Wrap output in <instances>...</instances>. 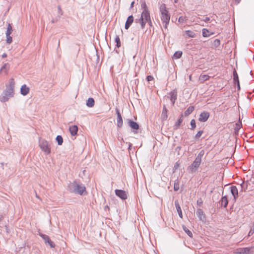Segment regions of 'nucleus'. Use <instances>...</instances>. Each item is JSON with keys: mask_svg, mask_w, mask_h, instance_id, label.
Returning <instances> with one entry per match:
<instances>
[{"mask_svg": "<svg viewBox=\"0 0 254 254\" xmlns=\"http://www.w3.org/2000/svg\"><path fill=\"white\" fill-rule=\"evenodd\" d=\"M6 57H7V55H6V54H5V53L3 54L2 55V57L3 58H6Z\"/></svg>", "mask_w": 254, "mask_h": 254, "instance_id": "nucleus-42", "label": "nucleus"}, {"mask_svg": "<svg viewBox=\"0 0 254 254\" xmlns=\"http://www.w3.org/2000/svg\"><path fill=\"white\" fill-rule=\"evenodd\" d=\"M115 41L116 43V46L119 48L121 47L120 39L119 36H117L115 38Z\"/></svg>", "mask_w": 254, "mask_h": 254, "instance_id": "nucleus-27", "label": "nucleus"}, {"mask_svg": "<svg viewBox=\"0 0 254 254\" xmlns=\"http://www.w3.org/2000/svg\"><path fill=\"white\" fill-rule=\"evenodd\" d=\"M202 36L204 37H208L211 35L213 34V33H210L209 31L206 28H203L202 30Z\"/></svg>", "mask_w": 254, "mask_h": 254, "instance_id": "nucleus-16", "label": "nucleus"}, {"mask_svg": "<svg viewBox=\"0 0 254 254\" xmlns=\"http://www.w3.org/2000/svg\"><path fill=\"white\" fill-rule=\"evenodd\" d=\"M168 110L167 108L164 106V108L163 109V111L162 112V119L163 121L166 120L168 118V115H167Z\"/></svg>", "mask_w": 254, "mask_h": 254, "instance_id": "nucleus-15", "label": "nucleus"}, {"mask_svg": "<svg viewBox=\"0 0 254 254\" xmlns=\"http://www.w3.org/2000/svg\"><path fill=\"white\" fill-rule=\"evenodd\" d=\"M9 69V64L8 63H5L1 67L0 71L4 72L5 74L8 73V71Z\"/></svg>", "mask_w": 254, "mask_h": 254, "instance_id": "nucleus-14", "label": "nucleus"}, {"mask_svg": "<svg viewBox=\"0 0 254 254\" xmlns=\"http://www.w3.org/2000/svg\"><path fill=\"white\" fill-rule=\"evenodd\" d=\"M69 130L70 133V134L72 135H75L76 134L77 131H78V127L77 126L74 125L70 126L69 127Z\"/></svg>", "mask_w": 254, "mask_h": 254, "instance_id": "nucleus-12", "label": "nucleus"}, {"mask_svg": "<svg viewBox=\"0 0 254 254\" xmlns=\"http://www.w3.org/2000/svg\"><path fill=\"white\" fill-rule=\"evenodd\" d=\"M48 243H49V244L50 245V246H51V248L55 247V244H54V242H53L51 240H50Z\"/></svg>", "mask_w": 254, "mask_h": 254, "instance_id": "nucleus-39", "label": "nucleus"}, {"mask_svg": "<svg viewBox=\"0 0 254 254\" xmlns=\"http://www.w3.org/2000/svg\"><path fill=\"white\" fill-rule=\"evenodd\" d=\"M43 238L45 240V243H48L50 240H51L49 237L46 235H43Z\"/></svg>", "mask_w": 254, "mask_h": 254, "instance_id": "nucleus-35", "label": "nucleus"}, {"mask_svg": "<svg viewBox=\"0 0 254 254\" xmlns=\"http://www.w3.org/2000/svg\"><path fill=\"white\" fill-rule=\"evenodd\" d=\"M253 232H252V230H251L250 232H249V236H250L251 235V234H252Z\"/></svg>", "mask_w": 254, "mask_h": 254, "instance_id": "nucleus-44", "label": "nucleus"}, {"mask_svg": "<svg viewBox=\"0 0 254 254\" xmlns=\"http://www.w3.org/2000/svg\"><path fill=\"white\" fill-rule=\"evenodd\" d=\"M141 8L143 9V11L141 13L139 21L141 25V27L143 28L147 22H150V23H151V19L150 13L145 1H143L141 2Z\"/></svg>", "mask_w": 254, "mask_h": 254, "instance_id": "nucleus-1", "label": "nucleus"}, {"mask_svg": "<svg viewBox=\"0 0 254 254\" xmlns=\"http://www.w3.org/2000/svg\"><path fill=\"white\" fill-rule=\"evenodd\" d=\"M209 116L210 114L208 112L204 111L200 114L198 120L201 122H205L208 120Z\"/></svg>", "mask_w": 254, "mask_h": 254, "instance_id": "nucleus-6", "label": "nucleus"}, {"mask_svg": "<svg viewBox=\"0 0 254 254\" xmlns=\"http://www.w3.org/2000/svg\"><path fill=\"white\" fill-rule=\"evenodd\" d=\"M234 254H243L242 249H239L236 250L234 251Z\"/></svg>", "mask_w": 254, "mask_h": 254, "instance_id": "nucleus-36", "label": "nucleus"}, {"mask_svg": "<svg viewBox=\"0 0 254 254\" xmlns=\"http://www.w3.org/2000/svg\"><path fill=\"white\" fill-rule=\"evenodd\" d=\"M154 79V78L152 76L148 75L147 77V80L148 81H152Z\"/></svg>", "mask_w": 254, "mask_h": 254, "instance_id": "nucleus-38", "label": "nucleus"}, {"mask_svg": "<svg viewBox=\"0 0 254 254\" xmlns=\"http://www.w3.org/2000/svg\"><path fill=\"white\" fill-rule=\"evenodd\" d=\"M221 205L223 206L224 207H227L228 203V200L227 197L226 196H223L221 198Z\"/></svg>", "mask_w": 254, "mask_h": 254, "instance_id": "nucleus-17", "label": "nucleus"}, {"mask_svg": "<svg viewBox=\"0 0 254 254\" xmlns=\"http://www.w3.org/2000/svg\"><path fill=\"white\" fill-rule=\"evenodd\" d=\"M9 84H10V85L11 86L13 87L14 86V81L13 79H10V81L9 82Z\"/></svg>", "mask_w": 254, "mask_h": 254, "instance_id": "nucleus-40", "label": "nucleus"}, {"mask_svg": "<svg viewBox=\"0 0 254 254\" xmlns=\"http://www.w3.org/2000/svg\"><path fill=\"white\" fill-rule=\"evenodd\" d=\"M133 4H134V1H133V2L131 3V6H133Z\"/></svg>", "mask_w": 254, "mask_h": 254, "instance_id": "nucleus-46", "label": "nucleus"}, {"mask_svg": "<svg viewBox=\"0 0 254 254\" xmlns=\"http://www.w3.org/2000/svg\"><path fill=\"white\" fill-rule=\"evenodd\" d=\"M231 191L232 194L234 196L233 200L235 202L237 198L238 197V190L236 186H232L231 188Z\"/></svg>", "mask_w": 254, "mask_h": 254, "instance_id": "nucleus-8", "label": "nucleus"}, {"mask_svg": "<svg viewBox=\"0 0 254 254\" xmlns=\"http://www.w3.org/2000/svg\"><path fill=\"white\" fill-rule=\"evenodd\" d=\"M72 185L73 188V191L76 193L82 195L84 192L86 191V188L82 184H79L75 181L72 183Z\"/></svg>", "mask_w": 254, "mask_h": 254, "instance_id": "nucleus-3", "label": "nucleus"}, {"mask_svg": "<svg viewBox=\"0 0 254 254\" xmlns=\"http://www.w3.org/2000/svg\"><path fill=\"white\" fill-rule=\"evenodd\" d=\"M183 229L184 231L188 235V236H189L190 238L192 237V233L186 227L183 226Z\"/></svg>", "mask_w": 254, "mask_h": 254, "instance_id": "nucleus-25", "label": "nucleus"}, {"mask_svg": "<svg viewBox=\"0 0 254 254\" xmlns=\"http://www.w3.org/2000/svg\"><path fill=\"white\" fill-rule=\"evenodd\" d=\"M177 0H175V2H177Z\"/></svg>", "mask_w": 254, "mask_h": 254, "instance_id": "nucleus-48", "label": "nucleus"}, {"mask_svg": "<svg viewBox=\"0 0 254 254\" xmlns=\"http://www.w3.org/2000/svg\"><path fill=\"white\" fill-rule=\"evenodd\" d=\"M39 146L46 154H49L51 153V147L47 141L41 140L39 143Z\"/></svg>", "mask_w": 254, "mask_h": 254, "instance_id": "nucleus-4", "label": "nucleus"}, {"mask_svg": "<svg viewBox=\"0 0 254 254\" xmlns=\"http://www.w3.org/2000/svg\"><path fill=\"white\" fill-rule=\"evenodd\" d=\"M128 124L130 127L132 129H138L139 128V126L136 122H134L130 120H128Z\"/></svg>", "mask_w": 254, "mask_h": 254, "instance_id": "nucleus-13", "label": "nucleus"}, {"mask_svg": "<svg viewBox=\"0 0 254 254\" xmlns=\"http://www.w3.org/2000/svg\"><path fill=\"white\" fill-rule=\"evenodd\" d=\"M6 42L8 44H10L12 42V38L10 35H6Z\"/></svg>", "mask_w": 254, "mask_h": 254, "instance_id": "nucleus-30", "label": "nucleus"}, {"mask_svg": "<svg viewBox=\"0 0 254 254\" xmlns=\"http://www.w3.org/2000/svg\"><path fill=\"white\" fill-rule=\"evenodd\" d=\"M56 140L59 145H62L63 142V138L60 135H58L56 137Z\"/></svg>", "mask_w": 254, "mask_h": 254, "instance_id": "nucleus-28", "label": "nucleus"}, {"mask_svg": "<svg viewBox=\"0 0 254 254\" xmlns=\"http://www.w3.org/2000/svg\"><path fill=\"white\" fill-rule=\"evenodd\" d=\"M159 10L161 13V19L163 23H165V27L167 28L170 19V15L165 3H162L159 7Z\"/></svg>", "mask_w": 254, "mask_h": 254, "instance_id": "nucleus-2", "label": "nucleus"}, {"mask_svg": "<svg viewBox=\"0 0 254 254\" xmlns=\"http://www.w3.org/2000/svg\"><path fill=\"white\" fill-rule=\"evenodd\" d=\"M203 132V131L202 130H200V131H198V132L196 134V135L195 136V138H197V139L199 138L201 136Z\"/></svg>", "mask_w": 254, "mask_h": 254, "instance_id": "nucleus-33", "label": "nucleus"}, {"mask_svg": "<svg viewBox=\"0 0 254 254\" xmlns=\"http://www.w3.org/2000/svg\"><path fill=\"white\" fill-rule=\"evenodd\" d=\"M12 28L10 24H8L7 28V30L6 32V35H10L12 32Z\"/></svg>", "mask_w": 254, "mask_h": 254, "instance_id": "nucleus-24", "label": "nucleus"}, {"mask_svg": "<svg viewBox=\"0 0 254 254\" xmlns=\"http://www.w3.org/2000/svg\"><path fill=\"white\" fill-rule=\"evenodd\" d=\"M190 79H191V76H190Z\"/></svg>", "mask_w": 254, "mask_h": 254, "instance_id": "nucleus-47", "label": "nucleus"}, {"mask_svg": "<svg viewBox=\"0 0 254 254\" xmlns=\"http://www.w3.org/2000/svg\"><path fill=\"white\" fill-rule=\"evenodd\" d=\"M117 114V126L118 127H122L123 124V119L121 116V114L120 113V111L118 109L116 110Z\"/></svg>", "mask_w": 254, "mask_h": 254, "instance_id": "nucleus-9", "label": "nucleus"}, {"mask_svg": "<svg viewBox=\"0 0 254 254\" xmlns=\"http://www.w3.org/2000/svg\"><path fill=\"white\" fill-rule=\"evenodd\" d=\"M180 188V184L178 181H176L175 182L174 185V190L175 191H177L179 190Z\"/></svg>", "mask_w": 254, "mask_h": 254, "instance_id": "nucleus-29", "label": "nucleus"}, {"mask_svg": "<svg viewBox=\"0 0 254 254\" xmlns=\"http://www.w3.org/2000/svg\"><path fill=\"white\" fill-rule=\"evenodd\" d=\"M237 3H239L241 0H235Z\"/></svg>", "mask_w": 254, "mask_h": 254, "instance_id": "nucleus-45", "label": "nucleus"}, {"mask_svg": "<svg viewBox=\"0 0 254 254\" xmlns=\"http://www.w3.org/2000/svg\"><path fill=\"white\" fill-rule=\"evenodd\" d=\"M210 76L207 74L201 75L199 78V80L202 82L209 80Z\"/></svg>", "mask_w": 254, "mask_h": 254, "instance_id": "nucleus-21", "label": "nucleus"}, {"mask_svg": "<svg viewBox=\"0 0 254 254\" xmlns=\"http://www.w3.org/2000/svg\"><path fill=\"white\" fill-rule=\"evenodd\" d=\"M233 76H234V80L235 82H237L238 87L240 89V83L238 78V75L237 74V71L235 70L233 72Z\"/></svg>", "mask_w": 254, "mask_h": 254, "instance_id": "nucleus-18", "label": "nucleus"}, {"mask_svg": "<svg viewBox=\"0 0 254 254\" xmlns=\"http://www.w3.org/2000/svg\"><path fill=\"white\" fill-rule=\"evenodd\" d=\"M20 92L22 95L25 96L29 92V88L24 84L21 87Z\"/></svg>", "mask_w": 254, "mask_h": 254, "instance_id": "nucleus-10", "label": "nucleus"}, {"mask_svg": "<svg viewBox=\"0 0 254 254\" xmlns=\"http://www.w3.org/2000/svg\"><path fill=\"white\" fill-rule=\"evenodd\" d=\"M190 125L192 129H194L196 127L195 121L194 119L192 120L190 122Z\"/></svg>", "mask_w": 254, "mask_h": 254, "instance_id": "nucleus-32", "label": "nucleus"}, {"mask_svg": "<svg viewBox=\"0 0 254 254\" xmlns=\"http://www.w3.org/2000/svg\"><path fill=\"white\" fill-rule=\"evenodd\" d=\"M133 21V17L132 16V15L129 16L127 18V21L126 22L125 28L126 29H128V28L129 27V26H130V25L132 23Z\"/></svg>", "mask_w": 254, "mask_h": 254, "instance_id": "nucleus-11", "label": "nucleus"}, {"mask_svg": "<svg viewBox=\"0 0 254 254\" xmlns=\"http://www.w3.org/2000/svg\"><path fill=\"white\" fill-rule=\"evenodd\" d=\"M194 108L193 106H190L187 110L185 112V116H188L194 110Z\"/></svg>", "mask_w": 254, "mask_h": 254, "instance_id": "nucleus-20", "label": "nucleus"}, {"mask_svg": "<svg viewBox=\"0 0 254 254\" xmlns=\"http://www.w3.org/2000/svg\"><path fill=\"white\" fill-rule=\"evenodd\" d=\"M187 35L190 38H194L195 36V34L193 31L191 30H187L186 31Z\"/></svg>", "mask_w": 254, "mask_h": 254, "instance_id": "nucleus-22", "label": "nucleus"}, {"mask_svg": "<svg viewBox=\"0 0 254 254\" xmlns=\"http://www.w3.org/2000/svg\"><path fill=\"white\" fill-rule=\"evenodd\" d=\"M183 121V119L182 117H181L177 121V122L175 124V126L177 128H178L179 126H180L181 124L182 123Z\"/></svg>", "mask_w": 254, "mask_h": 254, "instance_id": "nucleus-31", "label": "nucleus"}, {"mask_svg": "<svg viewBox=\"0 0 254 254\" xmlns=\"http://www.w3.org/2000/svg\"><path fill=\"white\" fill-rule=\"evenodd\" d=\"M116 194L123 199H126L127 198V193L125 191L121 190H115Z\"/></svg>", "mask_w": 254, "mask_h": 254, "instance_id": "nucleus-7", "label": "nucleus"}, {"mask_svg": "<svg viewBox=\"0 0 254 254\" xmlns=\"http://www.w3.org/2000/svg\"><path fill=\"white\" fill-rule=\"evenodd\" d=\"M210 20V18L209 17H206L203 21L205 22H207Z\"/></svg>", "mask_w": 254, "mask_h": 254, "instance_id": "nucleus-41", "label": "nucleus"}, {"mask_svg": "<svg viewBox=\"0 0 254 254\" xmlns=\"http://www.w3.org/2000/svg\"><path fill=\"white\" fill-rule=\"evenodd\" d=\"M176 208H177V211L178 212L180 217L181 218H182L183 214H182V210H181L180 206L179 205V204H178L177 205L176 204Z\"/></svg>", "mask_w": 254, "mask_h": 254, "instance_id": "nucleus-26", "label": "nucleus"}, {"mask_svg": "<svg viewBox=\"0 0 254 254\" xmlns=\"http://www.w3.org/2000/svg\"><path fill=\"white\" fill-rule=\"evenodd\" d=\"M242 252L243 254H248L250 252V249L249 248H243Z\"/></svg>", "mask_w": 254, "mask_h": 254, "instance_id": "nucleus-34", "label": "nucleus"}, {"mask_svg": "<svg viewBox=\"0 0 254 254\" xmlns=\"http://www.w3.org/2000/svg\"><path fill=\"white\" fill-rule=\"evenodd\" d=\"M216 42L218 44H219V43H220V41H219V40H218V39H216V40H215V42Z\"/></svg>", "mask_w": 254, "mask_h": 254, "instance_id": "nucleus-43", "label": "nucleus"}, {"mask_svg": "<svg viewBox=\"0 0 254 254\" xmlns=\"http://www.w3.org/2000/svg\"><path fill=\"white\" fill-rule=\"evenodd\" d=\"M94 100L92 98H89L87 101L86 105L88 107H93L94 105Z\"/></svg>", "mask_w": 254, "mask_h": 254, "instance_id": "nucleus-19", "label": "nucleus"}, {"mask_svg": "<svg viewBox=\"0 0 254 254\" xmlns=\"http://www.w3.org/2000/svg\"><path fill=\"white\" fill-rule=\"evenodd\" d=\"M177 0H175V2H177Z\"/></svg>", "mask_w": 254, "mask_h": 254, "instance_id": "nucleus-49", "label": "nucleus"}, {"mask_svg": "<svg viewBox=\"0 0 254 254\" xmlns=\"http://www.w3.org/2000/svg\"><path fill=\"white\" fill-rule=\"evenodd\" d=\"M182 54L183 53L182 51H177L174 53L173 58L176 59H179L181 57Z\"/></svg>", "mask_w": 254, "mask_h": 254, "instance_id": "nucleus-23", "label": "nucleus"}, {"mask_svg": "<svg viewBox=\"0 0 254 254\" xmlns=\"http://www.w3.org/2000/svg\"><path fill=\"white\" fill-rule=\"evenodd\" d=\"M201 158L196 157L189 167V170L191 173L195 172L201 163Z\"/></svg>", "mask_w": 254, "mask_h": 254, "instance_id": "nucleus-5", "label": "nucleus"}, {"mask_svg": "<svg viewBox=\"0 0 254 254\" xmlns=\"http://www.w3.org/2000/svg\"><path fill=\"white\" fill-rule=\"evenodd\" d=\"M185 20V17L181 16L179 18L178 21L179 22H183Z\"/></svg>", "mask_w": 254, "mask_h": 254, "instance_id": "nucleus-37", "label": "nucleus"}]
</instances>
